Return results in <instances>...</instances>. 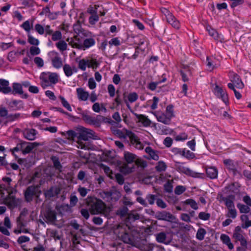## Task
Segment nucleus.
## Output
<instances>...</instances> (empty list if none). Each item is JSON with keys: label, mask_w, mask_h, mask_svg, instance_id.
<instances>
[{"label": "nucleus", "mask_w": 251, "mask_h": 251, "mask_svg": "<svg viewBox=\"0 0 251 251\" xmlns=\"http://www.w3.org/2000/svg\"><path fill=\"white\" fill-rule=\"evenodd\" d=\"M152 113L156 117L158 122L166 125L170 124L171 120L165 113L161 111L152 112Z\"/></svg>", "instance_id": "2eb2a0df"}, {"label": "nucleus", "mask_w": 251, "mask_h": 251, "mask_svg": "<svg viewBox=\"0 0 251 251\" xmlns=\"http://www.w3.org/2000/svg\"><path fill=\"white\" fill-rule=\"evenodd\" d=\"M5 202L8 208L13 209L18 206V200L14 196H9L5 199Z\"/></svg>", "instance_id": "4be33fe9"}, {"label": "nucleus", "mask_w": 251, "mask_h": 251, "mask_svg": "<svg viewBox=\"0 0 251 251\" xmlns=\"http://www.w3.org/2000/svg\"><path fill=\"white\" fill-rule=\"evenodd\" d=\"M188 138V135L185 132H181L176 135L175 139L176 141H184Z\"/></svg>", "instance_id": "09e8293b"}, {"label": "nucleus", "mask_w": 251, "mask_h": 251, "mask_svg": "<svg viewBox=\"0 0 251 251\" xmlns=\"http://www.w3.org/2000/svg\"><path fill=\"white\" fill-rule=\"evenodd\" d=\"M250 206L239 203L237 204V207L239 209L241 213H248L250 212L251 209Z\"/></svg>", "instance_id": "c03bdc74"}, {"label": "nucleus", "mask_w": 251, "mask_h": 251, "mask_svg": "<svg viewBox=\"0 0 251 251\" xmlns=\"http://www.w3.org/2000/svg\"><path fill=\"white\" fill-rule=\"evenodd\" d=\"M154 218L158 220L174 222L176 219L174 215L166 211H157L154 215Z\"/></svg>", "instance_id": "9b49d317"}, {"label": "nucleus", "mask_w": 251, "mask_h": 251, "mask_svg": "<svg viewBox=\"0 0 251 251\" xmlns=\"http://www.w3.org/2000/svg\"><path fill=\"white\" fill-rule=\"evenodd\" d=\"M88 59H82L78 62V67L83 71H85L88 67Z\"/></svg>", "instance_id": "a18cd8bd"}, {"label": "nucleus", "mask_w": 251, "mask_h": 251, "mask_svg": "<svg viewBox=\"0 0 251 251\" xmlns=\"http://www.w3.org/2000/svg\"><path fill=\"white\" fill-rule=\"evenodd\" d=\"M230 81L234 84L237 88L242 89L244 87V84L240 76L234 72L230 73Z\"/></svg>", "instance_id": "4468645a"}, {"label": "nucleus", "mask_w": 251, "mask_h": 251, "mask_svg": "<svg viewBox=\"0 0 251 251\" xmlns=\"http://www.w3.org/2000/svg\"><path fill=\"white\" fill-rule=\"evenodd\" d=\"M220 240L222 243L226 245L228 249L231 250L234 248V245L231 242L230 237L226 234H222L220 236Z\"/></svg>", "instance_id": "c85d7f7f"}, {"label": "nucleus", "mask_w": 251, "mask_h": 251, "mask_svg": "<svg viewBox=\"0 0 251 251\" xmlns=\"http://www.w3.org/2000/svg\"><path fill=\"white\" fill-rule=\"evenodd\" d=\"M100 197L105 201L110 202V191H102L100 193Z\"/></svg>", "instance_id": "4d7b16f0"}, {"label": "nucleus", "mask_w": 251, "mask_h": 251, "mask_svg": "<svg viewBox=\"0 0 251 251\" xmlns=\"http://www.w3.org/2000/svg\"><path fill=\"white\" fill-rule=\"evenodd\" d=\"M94 133V132L92 130L81 127L79 132H77V138L80 141H87L88 138L91 137L89 135H92Z\"/></svg>", "instance_id": "ddd939ff"}, {"label": "nucleus", "mask_w": 251, "mask_h": 251, "mask_svg": "<svg viewBox=\"0 0 251 251\" xmlns=\"http://www.w3.org/2000/svg\"><path fill=\"white\" fill-rule=\"evenodd\" d=\"M73 29L74 32L77 34V36L78 37H80V36H83V31H87L82 28L81 25L78 21V23L74 25Z\"/></svg>", "instance_id": "4c0bfd02"}, {"label": "nucleus", "mask_w": 251, "mask_h": 251, "mask_svg": "<svg viewBox=\"0 0 251 251\" xmlns=\"http://www.w3.org/2000/svg\"><path fill=\"white\" fill-rule=\"evenodd\" d=\"M206 174L210 179H215L218 176V171L216 167H209L206 169Z\"/></svg>", "instance_id": "a878e982"}, {"label": "nucleus", "mask_w": 251, "mask_h": 251, "mask_svg": "<svg viewBox=\"0 0 251 251\" xmlns=\"http://www.w3.org/2000/svg\"><path fill=\"white\" fill-rule=\"evenodd\" d=\"M121 41L118 37L113 38L108 42L110 47L113 46L116 47L119 46L121 45Z\"/></svg>", "instance_id": "338daca9"}, {"label": "nucleus", "mask_w": 251, "mask_h": 251, "mask_svg": "<svg viewBox=\"0 0 251 251\" xmlns=\"http://www.w3.org/2000/svg\"><path fill=\"white\" fill-rule=\"evenodd\" d=\"M37 134V131L33 128H26L23 131L24 138L30 141L34 140Z\"/></svg>", "instance_id": "dca6fc26"}, {"label": "nucleus", "mask_w": 251, "mask_h": 251, "mask_svg": "<svg viewBox=\"0 0 251 251\" xmlns=\"http://www.w3.org/2000/svg\"><path fill=\"white\" fill-rule=\"evenodd\" d=\"M88 67L92 68L94 71H95L100 65V62L95 58H92L91 59H88Z\"/></svg>", "instance_id": "e433bc0d"}, {"label": "nucleus", "mask_w": 251, "mask_h": 251, "mask_svg": "<svg viewBox=\"0 0 251 251\" xmlns=\"http://www.w3.org/2000/svg\"><path fill=\"white\" fill-rule=\"evenodd\" d=\"M206 234V230L203 228L201 227L199 228L197 231L196 233V238L200 241L203 240Z\"/></svg>", "instance_id": "49530a36"}, {"label": "nucleus", "mask_w": 251, "mask_h": 251, "mask_svg": "<svg viewBox=\"0 0 251 251\" xmlns=\"http://www.w3.org/2000/svg\"><path fill=\"white\" fill-rule=\"evenodd\" d=\"M167 166L163 161H159L155 167L157 171L162 172L165 171Z\"/></svg>", "instance_id": "e2e57ef3"}, {"label": "nucleus", "mask_w": 251, "mask_h": 251, "mask_svg": "<svg viewBox=\"0 0 251 251\" xmlns=\"http://www.w3.org/2000/svg\"><path fill=\"white\" fill-rule=\"evenodd\" d=\"M13 90L12 93L13 94H23V91L22 88V85L19 83H14L13 84Z\"/></svg>", "instance_id": "58836bf2"}, {"label": "nucleus", "mask_w": 251, "mask_h": 251, "mask_svg": "<svg viewBox=\"0 0 251 251\" xmlns=\"http://www.w3.org/2000/svg\"><path fill=\"white\" fill-rule=\"evenodd\" d=\"M127 135L132 145L138 150L143 149L144 146L143 144L140 141L138 136L135 133L133 132H129Z\"/></svg>", "instance_id": "f8f14e48"}, {"label": "nucleus", "mask_w": 251, "mask_h": 251, "mask_svg": "<svg viewBox=\"0 0 251 251\" xmlns=\"http://www.w3.org/2000/svg\"><path fill=\"white\" fill-rule=\"evenodd\" d=\"M166 20L167 22L170 24L174 28L176 29L180 28V23L173 15H172Z\"/></svg>", "instance_id": "c756f323"}, {"label": "nucleus", "mask_w": 251, "mask_h": 251, "mask_svg": "<svg viewBox=\"0 0 251 251\" xmlns=\"http://www.w3.org/2000/svg\"><path fill=\"white\" fill-rule=\"evenodd\" d=\"M49 56L51 58L52 66L56 69L60 68L62 65V61L58 52L55 51H51L48 53Z\"/></svg>", "instance_id": "9d476101"}, {"label": "nucleus", "mask_w": 251, "mask_h": 251, "mask_svg": "<svg viewBox=\"0 0 251 251\" xmlns=\"http://www.w3.org/2000/svg\"><path fill=\"white\" fill-rule=\"evenodd\" d=\"M129 132H132L130 130L123 129V130H120L119 129H116L113 130V133L118 137L120 138L126 139L127 137H128V134Z\"/></svg>", "instance_id": "2f4dec72"}, {"label": "nucleus", "mask_w": 251, "mask_h": 251, "mask_svg": "<svg viewBox=\"0 0 251 251\" xmlns=\"http://www.w3.org/2000/svg\"><path fill=\"white\" fill-rule=\"evenodd\" d=\"M50 35H51V39L53 41L59 40L62 38V33L59 30L53 32Z\"/></svg>", "instance_id": "13d9d810"}, {"label": "nucleus", "mask_w": 251, "mask_h": 251, "mask_svg": "<svg viewBox=\"0 0 251 251\" xmlns=\"http://www.w3.org/2000/svg\"><path fill=\"white\" fill-rule=\"evenodd\" d=\"M106 204L101 200L95 198L89 204V211L92 215H104L106 212Z\"/></svg>", "instance_id": "7ed1b4c3"}, {"label": "nucleus", "mask_w": 251, "mask_h": 251, "mask_svg": "<svg viewBox=\"0 0 251 251\" xmlns=\"http://www.w3.org/2000/svg\"><path fill=\"white\" fill-rule=\"evenodd\" d=\"M223 163L229 174L233 176H241V174L238 170V163L230 159H226L223 160Z\"/></svg>", "instance_id": "39448f33"}, {"label": "nucleus", "mask_w": 251, "mask_h": 251, "mask_svg": "<svg viewBox=\"0 0 251 251\" xmlns=\"http://www.w3.org/2000/svg\"><path fill=\"white\" fill-rule=\"evenodd\" d=\"M136 117L138 119L139 121L141 122L144 126H150L151 125V121L147 116L143 114H134Z\"/></svg>", "instance_id": "cd10ccee"}, {"label": "nucleus", "mask_w": 251, "mask_h": 251, "mask_svg": "<svg viewBox=\"0 0 251 251\" xmlns=\"http://www.w3.org/2000/svg\"><path fill=\"white\" fill-rule=\"evenodd\" d=\"M182 152L184 153L182 154L181 157H185L187 159H192L196 157L195 154L194 152L187 150L186 148H183Z\"/></svg>", "instance_id": "a19ab883"}, {"label": "nucleus", "mask_w": 251, "mask_h": 251, "mask_svg": "<svg viewBox=\"0 0 251 251\" xmlns=\"http://www.w3.org/2000/svg\"><path fill=\"white\" fill-rule=\"evenodd\" d=\"M61 191L59 187L52 186L45 192L46 197L50 198L57 196Z\"/></svg>", "instance_id": "a211bd4d"}, {"label": "nucleus", "mask_w": 251, "mask_h": 251, "mask_svg": "<svg viewBox=\"0 0 251 251\" xmlns=\"http://www.w3.org/2000/svg\"><path fill=\"white\" fill-rule=\"evenodd\" d=\"M115 232L124 243L129 244L133 243V237L130 233V228L127 225L123 224L119 225Z\"/></svg>", "instance_id": "f03ea898"}, {"label": "nucleus", "mask_w": 251, "mask_h": 251, "mask_svg": "<svg viewBox=\"0 0 251 251\" xmlns=\"http://www.w3.org/2000/svg\"><path fill=\"white\" fill-rule=\"evenodd\" d=\"M9 106L12 110H20L24 109V104L22 100H14L10 102Z\"/></svg>", "instance_id": "aec40b11"}, {"label": "nucleus", "mask_w": 251, "mask_h": 251, "mask_svg": "<svg viewBox=\"0 0 251 251\" xmlns=\"http://www.w3.org/2000/svg\"><path fill=\"white\" fill-rule=\"evenodd\" d=\"M244 231L238 226H236L233 230L232 238L234 239L235 242H240V245H243L246 242H248L244 236Z\"/></svg>", "instance_id": "0eeeda50"}, {"label": "nucleus", "mask_w": 251, "mask_h": 251, "mask_svg": "<svg viewBox=\"0 0 251 251\" xmlns=\"http://www.w3.org/2000/svg\"><path fill=\"white\" fill-rule=\"evenodd\" d=\"M206 66L207 67V70L210 72L213 71L215 68V66L214 64L213 59L210 57L207 56L206 61Z\"/></svg>", "instance_id": "de8ad7c7"}, {"label": "nucleus", "mask_w": 251, "mask_h": 251, "mask_svg": "<svg viewBox=\"0 0 251 251\" xmlns=\"http://www.w3.org/2000/svg\"><path fill=\"white\" fill-rule=\"evenodd\" d=\"M51 159L55 169H60L62 168V166L60 164L58 157L55 156H52L51 158Z\"/></svg>", "instance_id": "052dcab7"}, {"label": "nucleus", "mask_w": 251, "mask_h": 251, "mask_svg": "<svg viewBox=\"0 0 251 251\" xmlns=\"http://www.w3.org/2000/svg\"><path fill=\"white\" fill-rule=\"evenodd\" d=\"M28 42L32 45L38 46L39 44V41L37 39L32 36L30 34H27Z\"/></svg>", "instance_id": "680f3d73"}, {"label": "nucleus", "mask_w": 251, "mask_h": 251, "mask_svg": "<svg viewBox=\"0 0 251 251\" xmlns=\"http://www.w3.org/2000/svg\"><path fill=\"white\" fill-rule=\"evenodd\" d=\"M145 41V37L143 36L137 37L134 40V43L138 45V46L136 48V50L139 49L142 51H144L146 49V47L143 48L142 46L144 45Z\"/></svg>", "instance_id": "72a5a7b5"}, {"label": "nucleus", "mask_w": 251, "mask_h": 251, "mask_svg": "<svg viewBox=\"0 0 251 251\" xmlns=\"http://www.w3.org/2000/svg\"><path fill=\"white\" fill-rule=\"evenodd\" d=\"M76 93L78 99L82 101L87 100L89 96V93L85 91L83 88L79 87L76 89Z\"/></svg>", "instance_id": "bb28decb"}, {"label": "nucleus", "mask_w": 251, "mask_h": 251, "mask_svg": "<svg viewBox=\"0 0 251 251\" xmlns=\"http://www.w3.org/2000/svg\"><path fill=\"white\" fill-rule=\"evenodd\" d=\"M63 69L66 76L67 77H70L73 75V69L70 65L65 64L63 66Z\"/></svg>", "instance_id": "8fccbe9b"}, {"label": "nucleus", "mask_w": 251, "mask_h": 251, "mask_svg": "<svg viewBox=\"0 0 251 251\" xmlns=\"http://www.w3.org/2000/svg\"><path fill=\"white\" fill-rule=\"evenodd\" d=\"M40 79L41 80V86L45 89L51 84L57 83L58 82V75L56 73L43 72L41 74Z\"/></svg>", "instance_id": "20e7f679"}, {"label": "nucleus", "mask_w": 251, "mask_h": 251, "mask_svg": "<svg viewBox=\"0 0 251 251\" xmlns=\"http://www.w3.org/2000/svg\"><path fill=\"white\" fill-rule=\"evenodd\" d=\"M47 220L49 222H54L56 219V213L54 210L48 209L45 215Z\"/></svg>", "instance_id": "f704fd0d"}, {"label": "nucleus", "mask_w": 251, "mask_h": 251, "mask_svg": "<svg viewBox=\"0 0 251 251\" xmlns=\"http://www.w3.org/2000/svg\"><path fill=\"white\" fill-rule=\"evenodd\" d=\"M239 187L240 186L238 183L234 182L226 186V189L227 192L233 194L234 195H237L239 193Z\"/></svg>", "instance_id": "393cba45"}, {"label": "nucleus", "mask_w": 251, "mask_h": 251, "mask_svg": "<svg viewBox=\"0 0 251 251\" xmlns=\"http://www.w3.org/2000/svg\"><path fill=\"white\" fill-rule=\"evenodd\" d=\"M138 96L136 92L130 93L127 96L128 100L131 102H134L138 100Z\"/></svg>", "instance_id": "0e129e2a"}, {"label": "nucleus", "mask_w": 251, "mask_h": 251, "mask_svg": "<svg viewBox=\"0 0 251 251\" xmlns=\"http://www.w3.org/2000/svg\"><path fill=\"white\" fill-rule=\"evenodd\" d=\"M24 118V115L20 113L8 114L5 121V123H12L15 121H19L20 119Z\"/></svg>", "instance_id": "5701e85b"}, {"label": "nucleus", "mask_w": 251, "mask_h": 251, "mask_svg": "<svg viewBox=\"0 0 251 251\" xmlns=\"http://www.w3.org/2000/svg\"><path fill=\"white\" fill-rule=\"evenodd\" d=\"M37 144L36 142L30 143L23 151V153L26 154L29 153L33 149Z\"/></svg>", "instance_id": "864d4df0"}, {"label": "nucleus", "mask_w": 251, "mask_h": 251, "mask_svg": "<svg viewBox=\"0 0 251 251\" xmlns=\"http://www.w3.org/2000/svg\"><path fill=\"white\" fill-rule=\"evenodd\" d=\"M99 20V15L97 14H93L89 18V23L91 25H94Z\"/></svg>", "instance_id": "774afa93"}, {"label": "nucleus", "mask_w": 251, "mask_h": 251, "mask_svg": "<svg viewBox=\"0 0 251 251\" xmlns=\"http://www.w3.org/2000/svg\"><path fill=\"white\" fill-rule=\"evenodd\" d=\"M184 203L187 205H189L194 210H197L198 209V206L195 200L192 199H187L185 201Z\"/></svg>", "instance_id": "5fc2aeb1"}, {"label": "nucleus", "mask_w": 251, "mask_h": 251, "mask_svg": "<svg viewBox=\"0 0 251 251\" xmlns=\"http://www.w3.org/2000/svg\"><path fill=\"white\" fill-rule=\"evenodd\" d=\"M21 27L24 29L28 34H30V31L33 27L32 23L30 24L29 21L27 20L24 22L21 25Z\"/></svg>", "instance_id": "79ce46f5"}, {"label": "nucleus", "mask_w": 251, "mask_h": 251, "mask_svg": "<svg viewBox=\"0 0 251 251\" xmlns=\"http://www.w3.org/2000/svg\"><path fill=\"white\" fill-rule=\"evenodd\" d=\"M9 85V83L8 80L0 79V92H2L4 94L10 93L12 90Z\"/></svg>", "instance_id": "6ab92c4d"}, {"label": "nucleus", "mask_w": 251, "mask_h": 251, "mask_svg": "<svg viewBox=\"0 0 251 251\" xmlns=\"http://www.w3.org/2000/svg\"><path fill=\"white\" fill-rule=\"evenodd\" d=\"M171 120L175 116L174 114V105L169 104L166 107L165 113Z\"/></svg>", "instance_id": "3c124183"}, {"label": "nucleus", "mask_w": 251, "mask_h": 251, "mask_svg": "<svg viewBox=\"0 0 251 251\" xmlns=\"http://www.w3.org/2000/svg\"><path fill=\"white\" fill-rule=\"evenodd\" d=\"M95 35L89 31H83V36H75L74 39L71 38L70 45L74 48L85 50L96 44Z\"/></svg>", "instance_id": "f257e3e1"}, {"label": "nucleus", "mask_w": 251, "mask_h": 251, "mask_svg": "<svg viewBox=\"0 0 251 251\" xmlns=\"http://www.w3.org/2000/svg\"><path fill=\"white\" fill-rule=\"evenodd\" d=\"M235 199V195H229L227 197L222 198V201L225 202V204L227 209L235 207L234 201Z\"/></svg>", "instance_id": "f3484780"}, {"label": "nucleus", "mask_w": 251, "mask_h": 251, "mask_svg": "<svg viewBox=\"0 0 251 251\" xmlns=\"http://www.w3.org/2000/svg\"><path fill=\"white\" fill-rule=\"evenodd\" d=\"M135 163L137 166L143 168H146L148 165L147 162L146 160L140 158H136Z\"/></svg>", "instance_id": "bf43d9fd"}, {"label": "nucleus", "mask_w": 251, "mask_h": 251, "mask_svg": "<svg viewBox=\"0 0 251 251\" xmlns=\"http://www.w3.org/2000/svg\"><path fill=\"white\" fill-rule=\"evenodd\" d=\"M237 215V211L235 207L227 209V212L226 214V217L231 218L232 219H235L236 218Z\"/></svg>", "instance_id": "37998d69"}, {"label": "nucleus", "mask_w": 251, "mask_h": 251, "mask_svg": "<svg viewBox=\"0 0 251 251\" xmlns=\"http://www.w3.org/2000/svg\"><path fill=\"white\" fill-rule=\"evenodd\" d=\"M213 92L216 97L221 99L226 105L228 104V95L226 90L216 85Z\"/></svg>", "instance_id": "1a4fd4ad"}, {"label": "nucleus", "mask_w": 251, "mask_h": 251, "mask_svg": "<svg viewBox=\"0 0 251 251\" xmlns=\"http://www.w3.org/2000/svg\"><path fill=\"white\" fill-rule=\"evenodd\" d=\"M173 185L172 182L168 180L164 185V189L166 192L171 193L173 191Z\"/></svg>", "instance_id": "69168bd1"}, {"label": "nucleus", "mask_w": 251, "mask_h": 251, "mask_svg": "<svg viewBox=\"0 0 251 251\" xmlns=\"http://www.w3.org/2000/svg\"><path fill=\"white\" fill-rule=\"evenodd\" d=\"M145 152L148 154L149 157L145 156L146 158L148 159H152L155 161H157L159 159V155L158 152L153 150L151 147H147L145 148Z\"/></svg>", "instance_id": "412c9836"}, {"label": "nucleus", "mask_w": 251, "mask_h": 251, "mask_svg": "<svg viewBox=\"0 0 251 251\" xmlns=\"http://www.w3.org/2000/svg\"><path fill=\"white\" fill-rule=\"evenodd\" d=\"M100 7V5L95 4L94 6H92V5H90L87 10V12L88 13L90 14L91 15L95 14L98 13V9Z\"/></svg>", "instance_id": "6e6d98bb"}, {"label": "nucleus", "mask_w": 251, "mask_h": 251, "mask_svg": "<svg viewBox=\"0 0 251 251\" xmlns=\"http://www.w3.org/2000/svg\"><path fill=\"white\" fill-rule=\"evenodd\" d=\"M56 46L61 51L66 50L67 48V44L64 40H60L56 43Z\"/></svg>", "instance_id": "603ef678"}, {"label": "nucleus", "mask_w": 251, "mask_h": 251, "mask_svg": "<svg viewBox=\"0 0 251 251\" xmlns=\"http://www.w3.org/2000/svg\"><path fill=\"white\" fill-rule=\"evenodd\" d=\"M110 195L111 203L118 201L121 197L120 193L116 190L110 191Z\"/></svg>", "instance_id": "ea45409f"}, {"label": "nucleus", "mask_w": 251, "mask_h": 251, "mask_svg": "<svg viewBox=\"0 0 251 251\" xmlns=\"http://www.w3.org/2000/svg\"><path fill=\"white\" fill-rule=\"evenodd\" d=\"M82 120L86 123L90 125L95 126L96 127H99L100 126L101 120L103 117L100 115H98L97 117H93L88 115L86 112L81 113Z\"/></svg>", "instance_id": "423d86ee"}, {"label": "nucleus", "mask_w": 251, "mask_h": 251, "mask_svg": "<svg viewBox=\"0 0 251 251\" xmlns=\"http://www.w3.org/2000/svg\"><path fill=\"white\" fill-rule=\"evenodd\" d=\"M137 155L128 151H125L124 153V159L127 164H131L135 162Z\"/></svg>", "instance_id": "473e14b6"}, {"label": "nucleus", "mask_w": 251, "mask_h": 251, "mask_svg": "<svg viewBox=\"0 0 251 251\" xmlns=\"http://www.w3.org/2000/svg\"><path fill=\"white\" fill-rule=\"evenodd\" d=\"M38 191L37 186L31 185L28 186L24 193L25 201L30 202L33 201L34 196L38 197L37 193Z\"/></svg>", "instance_id": "6e6552de"}, {"label": "nucleus", "mask_w": 251, "mask_h": 251, "mask_svg": "<svg viewBox=\"0 0 251 251\" xmlns=\"http://www.w3.org/2000/svg\"><path fill=\"white\" fill-rule=\"evenodd\" d=\"M156 240L158 243H163L168 245L170 243L169 241H166L167 235L164 232H160L155 235Z\"/></svg>", "instance_id": "7c9ffc66"}, {"label": "nucleus", "mask_w": 251, "mask_h": 251, "mask_svg": "<svg viewBox=\"0 0 251 251\" xmlns=\"http://www.w3.org/2000/svg\"><path fill=\"white\" fill-rule=\"evenodd\" d=\"M177 170L180 172L184 173L187 175L190 176L194 177H199V175L200 174L194 173L189 168L182 166H179L177 167Z\"/></svg>", "instance_id": "b1692460"}, {"label": "nucleus", "mask_w": 251, "mask_h": 251, "mask_svg": "<svg viewBox=\"0 0 251 251\" xmlns=\"http://www.w3.org/2000/svg\"><path fill=\"white\" fill-rule=\"evenodd\" d=\"M206 30L208 31L209 35L212 37L215 40H220V35L214 29L212 28L210 26H206Z\"/></svg>", "instance_id": "c9c22d12"}]
</instances>
